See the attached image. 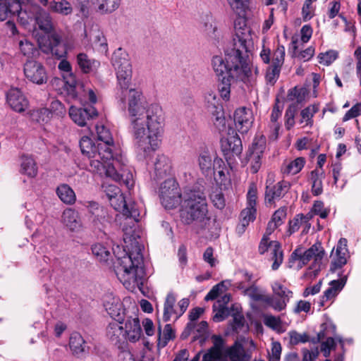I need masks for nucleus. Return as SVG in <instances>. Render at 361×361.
<instances>
[{
  "label": "nucleus",
  "mask_w": 361,
  "mask_h": 361,
  "mask_svg": "<svg viewBox=\"0 0 361 361\" xmlns=\"http://www.w3.org/2000/svg\"><path fill=\"white\" fill-rule=\"evenodd\" d=\"M111 63L116 71L119 90L116 99L126 106L128 96V130L138 159L149 158L159 148L163 134L164 115L158 104H147L142 92L129 89L132 78V67L128 53L122 48L113 54Z\"/></svg>",
  "instance_id": "nucleus-1"
},
{
  "label": "nucleus",
  "mask_w": 361,
  "mask_h": 361,
  "mask_svg": "<svg viewBox=\"0 0 361 361\" xmlns=\"http://www.w3.org/2000/svg\"><path fill=\"white\" fill-rule=\"evenodd\" d=\"M102 189L111 207L122 212L126 216L123 224V255L118 257L115 272L119 281L128 290L143 284L145 276L144 260L142 253L144 246L139 241L135 232L136 224L140 220V212L135 202L127 200L115 184L107 181L102 184Z\"/></svg>",
  "instance_id": "nucleus-2"
},
{
  "label": "nucleus",
  "mask_w": 361,
  "mask_h": 361,
  "mask_svg": "<svg viewBox=\"0 0 361 361\" xmlns=\"http://www.w3.org/2000/svg\"><path fill=\"white\" fill-rule=\"evenodd\" d=\"M246 15L237 16L233 47L225 51V56H214L212 66L218 77V90L224 101L231 97V88L238 82H246L251 75L248 53L254 47V33L246 24Z\"/></svg>",
  "instance_id": "nucleus-3"
},
{
  "label": "nucleus",
  "mask_w": 361,
  "mask_h": 361,
  "mask_svg": "<svg viewBox=\"0 0 361 361\" xmlns=\"http://www.w3.org/2000/svg\"><path fill=\"white\" fill-rule=\"evenodd\" d=\"M96 130L99 152L94 157L110 160L111 163V166H107L106 177L130 189L134 185L133 173L127 167L126 158L121 154L120 149L115 145L110 130L104 125H97Z\"/></svg>",
  "instance_id": "nucleus-4"
},
{
  "label": "nucleus",
  "mask_w": 361,
  "mask_h": 361,
  "mask_svg": "<svg viewBox=\"0 0 361 361\" xmlns=\"http://www.w3.org/2000/svg\"><path fill=\"white\" fill-rule=\"evenodd\" d=\"M181 216L185 224L193 221L206 228L210 221L206 197L200 190H186L183 196Z\"/></svg>",
  "instance_id": "nucleus-5"
},
{
  "label": "nucleus",
  "mask_w": 361,
  "mask_h": 361,
  "mask_svg": "<svg viewBox=\"0 0 361 361\" xmlns=\"http://www.w3.org/2000/svg\"><path fill=\"white\" fill-rule=\"evenodd\" d=\"M19 22L23 25L34 22L40 30L47 34L54 30L50 13L39 6L30 3L29 0L24 4L23 10L19 13Z\"/></svg>",
  "instance_id": "nucleus-6"
},
{
  "label": "nucleus",
  "mask_w": 361,
  "mask_h": 361,
  "mask_svg": "<svg viewBox=\"0 0 361 361\" xmlns=\"http://www.w3.org/2000/svg\"><path fill=\"white\" fill-rule=\"evenodd\" d=\"M324 254V250L320 243H314L305 251H303L302 248H297L291 254L289 266L290 267H293L291 263L298 261V266L302 267L313 259L310 269L313 270L314 274H317L320 270Z\"/></svg>",
  "instance_id": "nucleus-7"
},
{
  "label": "nucleus",
  "mask_w": 361,
  "mask_h": 361,
  "mask_svg": "<svg viewBox=\"0 0 361 361\" xmlns=\"http://www.w3.org/2000/svg\"><path fill=\"white\" fill-rule=\"evenodd\" d=\"M79 144L82 153L90 159V171L99 174L104 173L106 176L107 166L111 163L110 160L94 157L99 152L98 144L95 145L88 136L82 137Z\"/></svg>",
  "instance_id": "nucleus-8"
},
{
  "label": "nucleus",
  "mask_w": 361,
  "mask_h": 361,
  "mask_svg": "<svg viewBox=\"0 0 361 361\" xmlns=\"http://www.w3.org/2000/svg\"><path fill=\"white\" fill-rule=\"evenodd\" d=\"M159 195L161 204L166 209L180 205L183 196L180 192L178 183L173 178H169L161 184Z\"/></svg>",
  "instance_id": "nucleus-9"
},
{
  "label": "nucleus",
  "mask_w": 361,
  "mask_h": 361,
  "mask_svg": "<svg viewBox=\"0 0 361 361\" xmlns=\"http://www.w3.org/2000/svg\"><path fill=\"white\" fill-rule=\"evenodd\" d=\"M204 101L208 111L212 114L214 126L219 131H224L226 129V118L223 106L216 94L212 91L207 92L204 95Z\"/></svg>",
  "instance_id": "nucleus-10"
},
{
  "label": "nucleus",
  "mask_w": 361,
  "mask_h": 361,
  "mask_svg": "<svg viewBox=\"0 0 361 361\" xmlns=\"http://www.w3.org/2000/svg\"><path fill=\"white\" fill-rule=\"evenodd\" d=\"M25 78L32 83L43 85L47 82L48 76L45 67L35 60H27L23 68Z\"/></svg>",
  "instance_id": "nucleus-11"
},
{
  "label": "nucleus",
  "mask_w": 361,
  "mask_h": 361,
  "mask_svg": "<svg viewBox=\"0 0 361 361\" xmlns=\"http://www.w3.org/2000/svg\"><path fill=\"white\" fill-rule=\"evenodd\" d=\"M268 250L271 252V259L274 261L271 268L273 270L279 269L283 259V250L281 244L276 240L269 241L267 235H264L259 245V252L264 254Z\"/></svg>",
  "instance_id": "nucleus-12"
},
{
  "label": "nucleus",
  "mask_w": 361,
  "mask_h": 361,
  "mask_svg": "<svg viewBox=\"0 0 361 361\" xmlns=\"http://www.w3.org/2000/svg\"><path fill=\"white\" fill-rule=\"evenodd\" d=\"M58 68L65 73L63 75L64 92L69 98L78 99V92L76 89L78 83L75 75L71 73V66L70 63L66 59H62L59 62Z\"/></svg>",
  "instance_id": "nucleus-13"
},
{
  "label": "nucleus",
  "mask_w": 361,
  "mask_h": 361,
  "mask_svg": "<svg viewBox=\"0 0 361 361\" xmlns=\"http://www.w3.org/2000/svg\"><path fill=\"white\" fill-rule=\"evenodd\" d=\"M266 147V141L264 137L255 138L247 152V159L250 163V169L252 173H256L262 165V156Z\"/></svg>",
  "instance_id": "nucleus-14"
},
{
  "label": "nucleus",
  "mask_w": 361,
  "mask_h": 361,
  "mask_svg": "<svg viewBox=\"0 0 361 361\" xmlns=\"http://www.w3.org/2000/svg\"><path fill=\"white\" fill-rule=\"evenodd\" d=\"M69 116L72 121L80 126H87L89 121L97 116V111L94 106L76 107L71 106Z\"/></svg>",
  "instance_id": "nucleus-15"
},
{
  "label": "nucleus",
  "mask_w": 361,
  "mask_h": 361,
  "mask_svg": "<svg viewBox=\"0 0 361 361\" xmlns=\"http://www.w3.org/2000/svg\"><path fill=\"white\" fill-rule=\"evenodd\" d=\"M87 207L91 214L90 219L94 228L102 231L110 224L111 218L107 211L99 207L98 203L89 202Z\"/></svg>",
  "instance_id": "nucleus-16"
},
{
  "label": "nucleus",
  "mask_w": 361,
  "mask_h": 361,
  "mask_svg": "<svg viewBox=\"0 0 361 361\" xmlns=\"http://www.w3.org/2000/svg\"><path fill=\"white\" fill-rule=\"evenodd\" d=\"M221 142L225 159L228 163H231L235 157H238L242 153V142L236 134L228 137H223Z\"/></svg>",
  "instance_id": "nucleus-17"
},
{
  "label": "nucleus",
  "mask_w": 361,
  "mask_h": 361,
  "mask_svg": "<svg viewBox=\"0 0 361 361\" xmlns=\"http://www.w3.org/2000/svg\"><path fill=\"white\" fill-rule=\"evenodd\" d=\"M233 119L237 130L242 133H246L251 128L254 118L250 109L241 107L235 111Z\"/></svg>",
  "instance_id": "nucleus-18"
},
{
  "label": "nucleus",
  "mask_w": 361,
  "mask_h": 361,
  "mask_svg": "<svg viewBox=\"0 0 361 361\" xmlns=\"http://www.w3.org/2000/svg\"><path fill=\"white\" fill-rule=\"evenodd\" d=\"M285 49L283 47L279 48L271 65L267 69L266 80L267 82L274 85L280 74L281 67L284 61Z\"/></svg>",
  "instance_id": "nucleus-19"
},
{
  "label": "nucleus",
  "mask_w": 361,
  "mask_h": 361,
  "mask_svg": "<svg viewBox=\"0 0 361 361\" xmlns=\"http://www.w3.org/2000/svg\"><path fill=\"white\" fill-rule=\"evenodd\" d=\"M290 184L281 180L274 185H267L265 191V202L271 204L281 199L289 190Z\"/></svg>",
  "instance_id": "nucleus-20"
},
{
  "label": "nucleus",
  "mask_w": 361,
  "mask_h": 361,
  "mask_svg": "<svg viewBox=\"0 0 361 361\" xmlns=\"http://www.w3.org/2000/svg\"><path fill=\"white\" fill-rule=\"evenodd\" d=\"M6 100L11 108L16 112H23L27 108L29 102L21 90L11 88L6 94Z\"/></svg>",
  "instance_id": "nucleus-21"
},
{
  "label": "nucleus",
  "mask_w": 361,
  "mask_h": 361,
  "mask_svg": "<svg viewBox=\"0 0 361 361\" xmlns=\"http://www.w3.org/2000/svg\"><path fill=\"white\" fill-rule=\"evenodd\" d=\"M348 241L345 238H341L336 245L335 255L331 262L330 270L332 272L336 269L342 268L346 264L348 258H349V252L347 247Z\"/></svg>",
  "instance_id": "nucleus-22"
},
{
  "label": "nucleus",
  "mask_w": 361,
  "mask_h": 361,
  "mask_svg": "<svg viewBox=\"0 0 361 361\" xmlns=\"http://www.w3.org/2000/svg\"><path fill=\"white\" fill-rule=\"evenodd\" d=\"M27 1L21 0H0V21H4L13 15L17 14L19 19V13L23 10L24 4Z\"/></svg>",
  "instance_id": "nucleus-23"
},
{
  "label": "nucleus",
  "mask_w": 361,
  "mask_h": 361,
  "mask_svg": "<svg viewBox=\"0 0 361 361\" xmlns=\"http://www.w3.org/2000/svg\"><path fill=\"white\" fill-rule=\"evenodd\" d=\"M104 306L106 311L110 317L118 322L123 321L124 319V309L121 300L117 297L111 295H106Z\"/></svg>",
  "instance_id": "nucleus-24"
},
{
  "label": "nucleus",
  "mask_w": 361,
  "mask_h": 361,
  "mask_svg": "<svg viewBox=\"0 0 361 361\" xmlns=\"http://www.w3.org/2000/svg\"><path fill=\"white\" fill-rule=\"evenodd\" d=\"M62 224L70 231H77L82 228L79 214L73 208H66L61 215Z\"/></svg>",
  "instance_id": "nucleus-25"
},
{
  "label": "nucleus",
  "mask_w": 361,
  "mask_h": 361,
  "mask_svg": "<svg viewBox=\"0 0 361 361\" xmlns=\"http://www.w3.org/2000/svg\"><path fill=\"white\" fill-rule=\"evenodd\" d=\"M125 338L130 342L137 341L142 335V329L137 317L128 318L125 324Z\"/></svg>",
  "instance_id": "nucleus-26"
},
{
  "label": "nucleus",
  "mask_w": 361,
  "mask_h": 361,
  "mask_svg": "<svg viewBox=\"0 0 361 361\" xmlns=\"http://www.w3.org/2000/svg\"><path fill=\"white\" fill-rule=\"evenodd\" d=\"M198 163L200 170L204 174L209 175L214 172V165H221L223 161L220 159H215L213 158L208 150L202 151L198 157Z\"/></svg>",
  "instance_id": "nucleus-27"
},
{
  "label": "nucleus",
  "mask_w": 361,
  "mask_h": 361,
  "mask_svg": "<svg viewBox=\"0 0 361 361\" xmlns=\"http://www.w3.org/2000/svg\"><path fill=\"white\" fill-rule=\"evenodd\" d=\"M69 346L73 353L78 357H82L88 353L89 347L86 345L82 336L78 333L71 334Z\"/></svg>",
  "instance_id": "nucleus-28"
},
{
  "label": "nucleus",
  "mask_w": 361,
  "mask_h": 361,
  "mask_svg": "<svg viewBox=\"0 0 361 361\" xmlns=\"http://www.w3.org/2000/svg\"><path fill=\"white\" fill-rule=\"evenodd\" d=\"M176 302V298L175 295L173 293H168L164 304V322H166L170 321L173 316L175 317V320L178 319L180 317L178 316V309H176L174 307Z\"/></svg>",
  "instance_id": "nucleus-29"
},
{
  "label": "nucleus",
  "mask_w": 361,
  "mask_h": 361,
  "mask_svg": "<svg viewBox=\"0 0 361 361\" xmlns=\"http://www.w3.org/2000/svg\"><path fill=\"white\" fill-rule=\"evenodd\" d=\"M122 321L116 320L111 322L106 327V336L114 343H118L125 338V333Z\"/></svg>",
  "instance_id": "nucleus-30"
},
{
  "label": "nucleus",
  "mask_w": 361,
  "mask_h": 361,
  "mask_svg": "<svg viewBox=\"0 0 361 361\" xmlns=\"http://www.w3.org/2000/svg\"><path fill=\"white\" fill-rule=\"evenodd\" d=\"M77 63L84 73H90L95 71L100 66L99 61L90 59L86 54L80 53L77 55Z\"/></svg>",
  "instance_id": "nucleus-31"
},
{
  "label": "nucleus",
  "mask_w": 361,
  "mask_h": 361,
  "mask_svg": "<svg viewBox=\"0 0 361 361\" xmlns=\"http://www.w3.org/2000/svg\"><path fill=\"white\" fill-rule=\"evenodd\" d=\"M59 198L65 204L72 205L75 202L76 195L68 184H61L56 188Z\"/></svg>",
  "instance_id": "nucleus-32"
},
{
  "label": "nucleus",
  "mask_w": 361,
  "mask_h": 361,
  "mask_svg": "<svg viewBox=\"0 0 361 361\" xmlns=\"http://www.w3.org/2000/svg\"><path fill=\"white\" fill-rule=\"evenodd\" d=\"M20 171L30 177H34L37 175V167L32 156L23 155L21 157Z\"/></svg>",
  "instance_id": "nucleus-33"
},
{
  "label": "nucleus",
  "mask_w": 361,
  "mask_h": 361,
  "mask_svg": "<svg viewBox=\"0 0 361 361\" xmlns=\"http://www.w3.org/2000/svg\"><path fill=\"white\" fill-rule=\"evenodd\" d=\"M175 338V333L171 324H166L161 331L160 324L158 326V342L157 345L159 348H164L169 341Z\"/></svg>",
  "instance_id": "nucleus-34"
},
{
  "label": "nucleus",
  "mask_w": 361,
  "mask_h": 361,
  "mask_svg": "<svg viewBox=\"0 0 361 361\" xmlns=\"http://www.w3.org/2000/svg\"><path fill=\"white\" fill-rule=\"evenodd\" d=\"M49 8L51 11L62 16H68L73 12V7L67 0H61L60 1H52L48 2Z\"/></svg>",
  "instance_id": "nucleus-35"
},
{
  "label": "nucleus",
  "mask_w": 361,
  "mask_h": 361,
  "mask_svg": "<svg viewBox=\"0 0 361 361\" xmlns=\"http://www.w3.org/2000/svg\"><path fill=\"white\" fill-rule=\"evenodd\" d=\"M169 159L164 154H158L154 163V170L158 177H162L170 171Z\"/></svg>",
  "instance_id": "nucleus-36"
},
{
  "label": "nucleus",
  "mask_w": 361,
  "mask_h": 361,
  "mask_svg": "<svg viewBox=\"0 0 361 361\" xmlns=\"http://www.w3.org/2000/svg\"><path fill=\"white\" fill-rule=\"evenodd\" d=\"M282 108L278 104H276L272 109L270 118V128L273 130V133L271 135L272 140H276L278 137L279 130L281 127V123L278 122L279 118L281 116Z\"/></svg>",
  "instance_id": "nucleus-37"
},
{
  "label": "nucleus",
  "mask_w": 361,
  "mask_h": 361,
  "mask_svg": "<svg viewBox=\"0 0 361 361\" xmlns=\"http://www.w3.org/2000/svg\"><path fill=\"white\" fill-rule=\"evenodd\" d=\"M97 11L102 14L111 13L118 8L121 0H95Z\"/></svg>",
  "instance_id": "nucleus-38"
},
{
  "label": "nucleus",
  "mask_w": 361,
  "mask_h": 361,
  "mask_svg": "<svg viewBox=\"0 0 361 361\" xmlns=\"http://www.w3.org/2000/svg\"><path fill=\"white\" fill-rule=\"evenodd\" d=\"M92 252L95 257L102 262H106L111 257L110 248L101 243L93 245Z\"/></svg>",
  "instance_id": "nucleus-39"
},
{
  "label": "nucleus",
  "mask_w": 361,
  "mask_h": 361,
  "mask_svg": "<svg viewBox=\"0 0 361 361\" xmlns=\"http://www.w3.org/2000/svg\"><path fill=\"white\" fill-rule=\"evenodd\" d=\"M312 218L311 214L304 215L302 214H298L292 221L289 222V231L290 233L296 232L300 227L305 224L307 229L310 228V224L309 221Z\"/></svg>",
  "instance_id": "nucleus-40"
},
{
  "label": "nucleus",
  "mask_w": 361,
  "mask_h": 361,
  "mask_svg": "<svg viewBox=\"0 0 361 361\" xmlns=\"http://www.w3.org/2000/svg\"><path fill=\"white\" fill-rule=\"evenodd\" d=\"M271 288L275 296L287 302H289L290 299L293 297V292L278 281L274 282L271 284Z\"/></svg>",
  "instance_id": "nucleus-41"
},
{
  "label": "nucleus",
  "mask_w": 361,
  "mask_h": 361,
  "mask_svg": "<svg viewBox=\"0 0 361 361\" xmlns=\"http://www.w3.org/2000/svg\"><path fill=\"white\" fill-rule=\"evenodd\" d=\"M228 3L237 16L247 15L249 0H229Z\"/></svg>",
  "instance_id": "nucleus-42"
},
{
  "label": "nucleus",
  "mask_w": 361,
  "mask_h": 361,
  "mask_svg": "<svg viewBox=\"0 0 361 361\" xmlns=\"http://www.w3.org/2000/svg\"><path fill=\"white\" fill-rule=\"evenodd\" d=\"M61 42V39L60 36L56 32L51 33L48 37V50L59 58L63 56L65 54L63 49L60 53L58 52V47L60 45Z\"/></svg>",
  "instance_id": "nucleus-43"
},
{
  "label": "nucleus",
  "mask_w": 361,
  "mask_h": 361,
  "mask_svg": "<svg viewBox=\"0 0 361 361\" xmlns=\"http://www.w3.org/2000/svg\"><path fill=\"white\" fill-rule=\"evenodd\" d=\"M305 160L303 157H298L289 162L283 169V173L295 175L299 173L303 168Z\"/></svg>",
  "instance_id": "nucleus-44"
},
{
  "label": "nucleus",
  "mask_w": 361,
  "mask_h": 361,
  "mask_svg": "<svg viewBox=\"0 0 361 361\" xmlns=\"http://www.w3.org/2000/svg\"><path fill=\"white\" fill-rule=\"evenodd\" d=\"M32 119L39 123H47L52 117L51 112L48 108H39L31 114Z\"/></svg>",
  "instance_id": "nucleus-45"
},
{
  "label": "nucleus",
  "mask_w": 361,
  "mask_h": 361,
  "mask_svg": "<svg viewBox=\"0 0 361 361\" xmlns=\"http://www.w3.org/2000/svg\"><path fill=\"white\" fill-rule=\"evenodd\" d=\"M265 302L274 310L280 312L286 309L288 302L274 295L272 296H266Z\"/></svg>",
  "instance_id": "nucleus-46"
},
{
  "label": "nucleus",
  "mask_w": 361,
  "mask_h": 361,
  "mask_svg": "<svg viewBox=\"0 0 361 361\" xmlns=\"http://www.w3.org/2000/svg\"><path fill=\"white\" fill-rule=\"evenodd\" d=\"M290 338V344L292 345H296L299 343H305L310 341V336L307 334L303 333L300 334L296 331H290L288 333Z\"/></svg>",
  "instance_id": "nucleus-47"
},
{
  "label": "nucleus",
  "mask_w": 361,
  "mask_h": 361,
  "mask_svg": "<svg viewBox=\"0 0 361 361\" xmlns=\"http://www.w3.org/2000/svg\"><path fill=\"white\" fill-rule=\"evenodd\" d=\"M211 200L215 207L223 209L226 206V201L221 190L216 189L210 195Z\"/></svg>",
  "instance_id": "nucleus-48"
},
{
  "label": "nucleus",
  "mask_w": 361,
  "mask_h": 361,
  "mask_svg": "<svg viewBox=\"0 0 361 361\" xmlns=\"http://www.w3.org/2000/svg\"><path fill=\"white\" fill-rule=\"evenodd\" d=\"M226 284H230L228 281H224L214 286L212 289L205 296V300H214L223 291V289L227 288Z\"/></svg>",
  "instance_id": "nucleus-49"
},
{
  "label": "nucleus",
  "mask_w": 361,
  "mask_h": 361,
  "mask_svg": "<svg viewBox=\"0 0 361 361\" xmlns=\"http://www.w3.org/2000/svg\"><path fill=\"white\" fill-rule=\"evenodd\" d=\"M242 350V345L238 342H235L232 346H231L227 350V354L231 361H240Z\"/></svg>",
  "instance_id": "nucleus-50"
},
{
  "label": "nucleus",
  "mask_w": 361,
  "mask_h": 361,
  "mask_svg": "<svg viewBox=\"0 0 361 361\" xmlns=\"http://www.w3.org/2000/svg\"><path fill=\"white\" fill-rule=\"evenodd\" d=\"M318 110L319 108L317 105H312L304 109L300 113L302 119L301 121V123H302L303 121H305L306 125L312 124V118L314 114H316L318 111Z\"/></svg>",
  "instance_id": "nucleus-51"
},
{
  "label": "nucleus",
  "mask_w": 361,
  "mask_h": 361,
  "mask_svg": "<svg viewBox=\"0 0 361 361\" xmlns=\"http://www.w3.org/2000/svg\"><path fill=\"white\" fill-rule=\"evenodd\" d=\"M19 47L21 53L27 57L33 56L34 53L37 51L35 45L27 39L20 40Z\"/></svg>",
  "instance_id": "nucleus-52"
},
{
  "label": "nucleus",
  "mask_w": 361,
  "mask_h": 361,
  "mask_svg": "<svg viewBox=\"0 0 361 361\" xmlns=\"http://www.w3.org/2000/svg\"><path fill=\"white\" fill-rule=\"evenodd\" d=\"M51 116H63L66 114V108L63 104L58 99H53L49 108Z\"/></svg>",
  "instance_id": "nucleus-53"
},
{
  "label": "nucleus",
  "mask_w": 361,
  "mask_h": 361,
  "mask_svg": "<svg viewBox=\"0 0 361 361\" xmlns=\"http://www.w3.org/2000/svg\"><path fill=\"white\" fill-rule=\"evenodd\" d=\"M296 106L290 105L285 114V126L288 130L290 129L295 124L294 117L296 113Z\"/></svg>",
  "instance_id": "nucleus-54"
},
{
  "label": "nucleus",
  "mask_w": 361,
  "mask_h": 361,
  "mask_svg": "<svg viewBox=\"0 0 361 361\" xmlns=\"http://www.w3.org/2000/svg\"><path fill=\"white\" fill-rule=\"evenodd\" d=\"M336 347L335 339L332 337H329L325 341L321 343V351L325 357L330 356L331 350Z\"/></svg>",
  "instance_id": "nucleus-55"
},
{
  "label": "nucleus",
  "mask_w": 361,
  "mask_h": 361,
  "mask_svg": "<svg viewBox=\"0 0 361 361\" xmlns=\"http://www.w3.org/2000/svg\"><path fill=\"white\" fill-rule=\"evenodd\" d=\"M264 324L274 330H277L281 325L280 317L273 315H265L264 318Z\"/></svg>",
  "instance_id": "nucleus-56"
},
{
  "label": "nucleus",
  "mask_w": 361,
  "mask_h": 361,
  "mask_svg": "<svg viewBox=\"0 0 361 361\" xmlns=\"http://www.w3.org/2000/svg\"><path fill=\"white\" fill-rule=\"evenodd\" d=\"M336 58L337 53L335 51H329L319 55V62L325 65L331 64Z\"/></svg>",
  "instance_id": "nucleus-57"
},
{
  "label": "nucleus",
  "mask_w": 361,
  "mask_h": 361,
  "mask_svg": "<svg viewBox=\"0 0 361 361\" xmlns=\"http://www.w3.org/2000/svg\"><path fill=\"white\" fill-rule=\"evenodd\" d=\"M219 310H216V305L213 306L214 312H215L213 316V320L216 322H219L224 320L228 316V309L224 306H219Z\"/></svg>",
  "instance_id": "nucleus-58"
},
{
  "label": "nucleus",
  "mask_w": 361,
  "mask_h": 361,
  "mask_svg": "<svg viewBox=\"0 0 361 361\" xmlns=\"http://www.w3.org/2000/svg\"><path fill=\"white\" fill-rule=\"evenodd\" d=\"M256 212V208L247 207L240 213V220H245L249 224L250 221L255 220Z\"/></svg>",
  "instance_id": "nucleus-59"
},
{
  "label": "nucleus",
  "mask_w": 361,
  "mask_h": 361,
  "mask_svg": "<svg viewBox=\"0 0 361 361\" xmlns=\"http://www.w3.org/2000/svg\"><path fill=\"white\" fill-rule=\"evenodd\" d=\"M246 294L255 301H264L265 302L266 296L261 294L257 287L250 286L245 290Z\"/></svg>",
  "instance_id": "nucleus-60"
},
{
  "label": "nucleus",
  "mask_w": 361,
  "mask_h": 361,
  "mask_svg": "<svg viewBox=\"0 0 361 361\" xmlns=\"http://www.w3.org/2000/svg\"><path fill=\"white\" fill-rule=\"evenodd\" d=\"M302 353V361H314L319 356V351L318 348H312L310 350L303 348Z\"/></svg>",
  "instance_id": "nucleus-61"
},
{
  "label": "nucleus",
  "mask_w": 361,
  "mask_h": 361,
  "mask_svg": "<svg viewBox=\"0 0 361 361\" xmlns=\"http://www.w3.org/2000/svg\"><path fill=\"white\" fill-rule=\"evenodd\" d=\"M314 15V8L312 4L304 3L302 8V17L303 21L306 22L310 20Z\"/></svg>",
  "instance_id": "nucleus-62"
},
{
  "label": "nucleus",
  "mask_w": 361,
  "mask_h": 361,
  "mask_svg": "<svg viewBox=\"0 0 361 361\" xmlns=\"http://www.w3.org/2000/svg\"><path fill=\"white\" fill-rule=\"evenodd\" d=\"M361 113V103L355 104L350 110L345 114L343 120L346 121L351 118L358 116Z\"/></svg>",
  "instance_id": "nucleus-63"
},
{
  "label": "nucleus",
  "mask_w": 361,
  "mask_h": 361,
  "mask_svg": "<svg viewBox=\"0 0 361 361\" xmlns=\"http://www.w3.org/2000/svg\"><path fill=\"white\" fill-rule=\"evenodd\" d=\"M286 209L284 208H280L274 212L271 221L274 222L279 226L283 223V219L286 218Z\"/></svg>",
  "instance_id": "nucleus-64"
}]
</instances>
